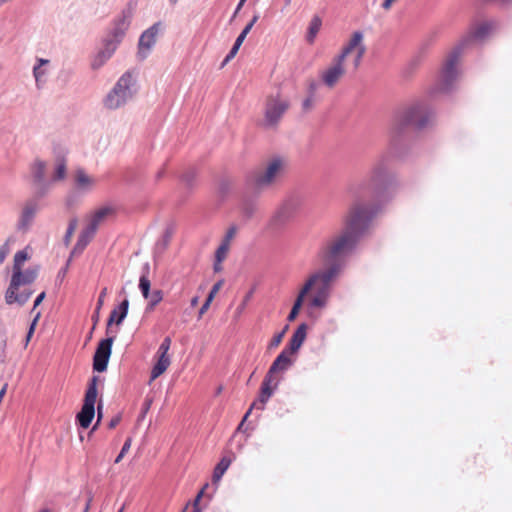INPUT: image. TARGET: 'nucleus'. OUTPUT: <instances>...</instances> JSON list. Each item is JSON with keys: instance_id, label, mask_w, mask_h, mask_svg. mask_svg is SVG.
<instances>
[{"instance_id": "obj_60", "label": "nucleus", "mask_w": 512, "mask_h": 512, "mask_svg": "<svg viewBox=\"0 0 512 512\" xmlns=\"http://www.w3.org/2000/svg\"><path fill=\"white\" fill-rule=\"evenodd\" d=\"M245 2H246V0H239V2L237 4V6H236V9H235V11H234L230 21H232L236 17V15L239 13V11L241 10V8L245 4Z\"/></svg>"}, {"instance_id": "obj_1", "label": "nucleus", "mask_w": 512, "mask_h": 512, "mask_svg": "<svg viewBox=\"0 0 512 512\" xmlns=\"http://www.w3.org/2000/svg\"><path fill=\"white\" fill-rule=\"evenodd\" d=\"M434 116L435 111L427 100L415 101L395 116L389 152L372 164L363 179L351 184L349 192L353 206L341 233L320 249L319 256L323 262L339 263L343 267L347 258L354 253L373 218L396 195L399 183L391 167L392 157L403 158L410 131L428 127Z\"/></svg>"}, {"instance_id": "obj_47", "label": "nucleus", "mask_w": 512, "mask_h": 512, "mask_svg": "<svg viewBox=\"0 0 512 512\" xmlns=\"http://www.w3.org/2000/svg\"><path fill=\"white\" fill-rule=\"evenodd\" d=\"M315 295L328 300L330 295V287L319 284V286L316 288Z\"/></svg>"}, {"instance_id": "obj_62", "label": "nucleus", "mask_w": 512, "mask_h": 512, "mask_svg": "<svg viewBox=\"0 0 512 512\" xmlns=\"http://www.w3.org/2000/svg\"><path fill=\"white\" fill-rule=\"evenodd\" d=\"M44 298H45V292H41L40 294H38L34 300V307H37L38 305H40V303L44 300Z\"/></svg>"}, {"instance_id": "obj_61", "label": "nucleus", "mask_w": 512, "mask_h": 512, "mask_svg": "<svg viewBox=\"0 0 512 512\" xmlns=\"http://www.w3.org/2000/svg\"><path fill=\"white\" fill-rule=\"evenodd\" d=\"M119 422H120V416H116L110 420L108 427L110 429H113L119 424Z\"/></svg>"}, {"instance_id": "obj_54", "label": "nucleus", "mask_w": 512, "mask_h": 512, "mask_svg": "<svg viewBox=\"0 0 512 512\" xmlns=\"http://www.w3.org/2000/svg\"><path fill=\"white\" fill-rule=\"evenodd\" d=\"M38 317H39V313L37 314V316L34 318V320L32 321V323L29 326V329H28V332L26 335V342H28L30 340V338L32 337V335L35 331V326H36Z\"/></svg>"}, {"instance_id": "obj_44", "label": "nucleus", "mask_w": 512, "mask_h": 512, "mask_svg": "<svg viewBox=\"0 0 512 512\" xmlns=\"http://www.w3.org/2000/svg\"><path fill=\"white\" fill-rule=\"evenodd\" d=\"M228 250L229 245L221 242L220 246L217 248L215 252V259L217 260V262H222L225 259Z\"/></svg>"}, {"instance_id": "obj_29", "label": "nucleus", "mask_w": 512, "mask_h": 512, "mask_svg": "<svg viewBox=\"0 0 512 512\" xmlns=\"http://www.w3.org/2000/svg\"><path fill=\"white\" fill-rule=\"evenodd\" d=\"M143 268L146 271V273H143L140 276V279H139V289H140V291L142 293V296L145 299H148L149 296H150V293H152L151 290H150L151 282H150V280L148 279V276H147V274L149 272V264L146 263Z\"/></svg>"}, {"instance_id": "obj_9", "label": "nucleus", "mask_w": 512, "mask_h": 512, "mask_svg": "<svg viewBox=\"0 0 512 512\" xmlns=\"http://www.w3.org/2000/svg\"><path fill=\"white\" fill-rule=\"evenodd\" d=\"M135 6L129 2L127 6L121 11L120 15L116 17L111 28L108 30L111 36L122 42L127 30L129 29L133 17Z\"/></svg>"}, {"instance_id": "obj_36", "label": "nucleus", "mask_w": 512, "mask_h": 512, "mask_svg": "<svg viewBox=\"0 0 512 512\" xmlns=\"http://www.w3.org/2000/svg\"><path fill=\"white\" fill-rule=\"evenodd\" d=\"M257 211V204L254 200H245L242 204V215L245 219H251Z\"/></svg>"}, {"instance_id": "obj_23", "label": "nucleus", "mask_w": 512, "mask_h": 512, "mask_svg": "<svg viewBox=\"0 0 512 512\" xmlns=\"http://www.w3.org/2000/svg\"><path fill=\"white\" fill-rule=\"evenodd\" d=\"M114 212V209L110 206H104L97 209L86 227H88L91 231L97 232L99 224L110 214Z\"/></svg>"}, {"instance_id": "obj_16", "label": "nucleus", "mask_w": 512, "mask_h": 512, "mask_svg": "<svg viewBox=\"0 0 512 512\" xmlns=\"http://www.w3.org/2000/svg\"><path fill=\"white\" fill-rule=\"evenodd\" d=\"M129 310V299L125 297L111 312L107 319L106 335L110 334L111 326H120L127 317Z\"/></svg>"}, {"instance_id": "obj_58", "label": "nucleus", "mask_w": 512, "mask_h": 512, "mask_svg": "<svg viewBox=\"0 0 512 512\" xmlns=\"http://www.w3.org/2000/svg\"><path fill=\"white\" fill-rule=\"evenodd\" d=\"M212 301L205 299L204 303L202 304L201 308L199 309V317H201L209 308Z\"/></svg>"}, {"instance_id": "obj_25", "label": "nucleus", "mask_w": 512, "mask_h": 512, "mask_svg": "<svg viewBox=\"0 0 512 512\" xmlns=\"http://www.w3.org/2000/svg\"><path fill=\"white\" fill-rule=\"evenodd\" d=\"M94 183V180L90 178L83 169H78L76 171L75 175V188L82 192L86 193L88 192L92 185Z\"/></svg>"}, {"instance_id": "obj_7", "label": "nucleus", "mask_w": 512, "mask_h": 512, "mask_svg": "<svg viewBox=\"0 0 512 512\" xmlns=\"http://www.w3.org/2000/svg\"><path fill=\"white\" fill-rule=\"evenodd\" d=\"M114 341L115 335H107L106 338L101 339L97 344L92 363L94 372L102 373L107 370Z\"/></svg>"}, {"instance_id": "obj_17", "label": "nucleus", "mask_w": 512, "mask_h": 512, "mask_svg": "<svg viewBox=\"0 0 512 512\" xmlns=\"http://www.w3.org/2000/svg\"><path fill=\"white\" fill-rule=\"evenodd\" d=\"M343 63L344 62H339L338 58L335 57L332 66L323 72L322 81L326 86L330 88L334 87L340 77L345 73Z\"/></svg>"}, {"instance_id": "obj_45", "label": "nucleus", "mask_w": 512, "mask_h": 512, "mask_svg": "<svg viewBox=\"0 0 512 512\" xmlns=\"http://www.w3.org/2000/svg\"><path fill=\"white\" fill-rule=\"evenodd\" d=\"M131 438H127L119 452V454L117 455V457L115 458L114 462L115 463H119L122 458L125 456V454L129 451L130 447H131Z\"/></svg>"}, {"instance_id": "obj_31", "label": "nucleus", "mask_w": 512, "mask_h": 512, "mask_svg": "<svg viewBox=\"0 0 512 512\" xmlns=\"http://www.w3.org/2000/svg\"><path fill=\"white\" fill-rule=\"evenodd\" d=\"M67 167L64 158H57L51 182L61 181L66 177Z\"/></svg>"}, {"instance_id": "obj_12", "label": "nucleus", "mask_w": 512, "mask_h": 512, "mask_svg": "<svg viewBox=\"0 0 512 512\" xmlns=\"http://www.w3.org/2000/svg\"><path fill=\"white\" fill-rule=\"evenodd\" d=\"M46 163L42 160H36L31 166V175L33 184L36 186L35 196L44 197L50 188V181L45 178Z\"/></svg>"}, {"instance_id": "obj_48", "label": "nucleus", "mask_w": 512, "mask_h": 512, "mask_svg": "<svg viewBox=\"0 0 512 512\" xmlns=\"http://www.w3.org/2000/svg\"><path fill=\"white\" fill-rule=\"evenodd\" d=\"M236 232H237V227L235 225L230 226L222 240V243H226L227 245H230V241L234 238V236L236 235Z\"/></svg>"}, {"instance_id": "obj_10", "label": "nucleus", "mask_w": 512, "mask_h": 512, "mask_svg": "<svg viewBox=\"0 0 512 512\" xmlns=\"http://www.w3.org/2000/svg\"><path fill=\"white\" fill-rule=\"evenodd\" d=\"M38 199L34 196L25 202L16 224L17 231L25 234L31 229L39 210Z\"/></svg>"}, {"instance_id": "obj_27", "label": "nucleus", "mask_w": 512, "mask_h": 512, "mask_svg": "<svg viewBox=\"0 0 512 512\" xmlns=\"http://www.w3.org/2000/svg\"><path fill=\"white\" fill-rule=\"evenodd\" d=\"M114 54L111 50L102 47L91 61V68L93 70L100 69Z\"/></svg>"}, {"instance_id": "obj_63", "label": "nucleus", "mask_w": 512, "mask_h": 512, "mask_svg": "<svg viewBox=\"0 0 512 512\" xmlns=\"http://www.w3.org/2000/svg\"><path fill=\"white\" fill-rule=\"evenodd\" d=\"M200 501H201V498L196 495V497L194 498V500L192 502L193 509H201L200 508Z\"/></svg>"}, {"instance_id": "obj_11", "label": "nucleus", "mask_w": 512, "mask_h": 512, "mask_svg": "<svg viewBox=\"0 0 512 512\" xmlns=\"http://www.w3.org/2000/svg\"><path fill=\"white\" fill-rule=\"evenodd\" d=\"M328 267L312 274L303 286H309V291L319 282L321 285L330 287L331 282L337 277L341 269L339 263L324 262Z\"/></svg>"}, {"instance_id": "obj_3", "label": "nucleus", "mask_w": 512, "mask_h": 512, "mask_svg": "<svg viewBox=\"0 0 512 512\" xmlns=\"http://www.w3.org/2000/svg\"><path fill=\"white\" fill-rule=\"evenodd\" d=\"M137 91L136 78L130 71H126L103 98V106L108 110H117L131 101L137 94Z\"/></svg>"}, {"instance_id": "obj_5", "label": "nucleus", "mask_w": 512, "mask_h": 512, "mask_svg": "<svg viewBox=\"0 0 512 512\" xmlns=\"http://www.w3.org/2000/svg\"><path fill=\"white\" fill-rule=\"evenodd\" d=\"M282 378H270L268 376H264V379L261 383L260 392L258 398L251 404L248 411L243 416L242 421L238 425V430L244 425V422L247 420L249 415L251 414L253 409L264 410L266 403L274 394L275 390L278 388Z\"/></svg>"}, {"instance_id": "obj_42", "label": "nucleus", "mask_w": 512, "mask_h": 512, "mask_svg": "<svg viewBox=\"0 0 512 512\" xmlns=\"http://www.w3.org/2000/svg\"><path fill=\"white\" fill-rule=\"evenodd\" d=\"M288 327L289 326L286 325L281 332H279V333H277V334H275L273 336V338L271 339V341H270V343L268 345L269 349L276 348V347H278L280 345V343L282 342L283 337H284L286 331L288 330Z\"/></svg>"}, {"instance_id": "obj_35", "label": "nucleus", "mask_w": 512, "mask_h": 512, "mask_svg": "<svg viewBox=\"0 0 512 512\" xmlns=\"http://www.w3.org/2000/svg\"><path fill=\"white\" fill-rule=\"evenodd\" d=\"M48 63H49V60L43 59V58H38L37 64L33 67V76L35 78L37 88H40L41 78H42V76H44L46 74V71L44 69H42V66L46 65Z\"/></svg>"}, {"instance_id": "obj_43", "label": "nucleus", "mask_w": 512, "mask_h": 512, "mask_svg": "<svg viewBox=\"0 0 512 512\" xmlns=\"http://www.w3.org/2000/svg\"><path fill=\"white\" fill-rule=\"evenodd\" d=\"M170 346H171V338L169 336H167L161 342L156 355L157 356H161V355L168 356V351L170 349Z\"/></svg>"}, {"instance_id": "obj_34", "label": "nucleus", "mask_w": 512, "mask_h": 512, "mask_svg": "<svg viewBox=\"0 0 512 512\" xmlns=\"http://www.w3.org/2000/svg\"><path fill=\"white\" fill-rule=\"evenodd\" d=\"M29 255L26 252V250H20L18 251L14 256V264H13V271H15V278L19 277L20 274V268H22L23 263L28 260Z\"/></svg>"}, {"instance_id": "obj_26", "label": "nucleus", "mask_w": 512, "mask_h": 512, "mask_svg": "<svg viewBox=\"0 0 512 512\" xmlns=\"http://www.w3.org/2000/svg\"><path fill=\"white\" fill-rule=\"evenodd\" d=\"M157 357H158V359L151 369V374H150L151 380H155L160 375H162L170 365L169 356L161 355V356H157Z\"/></svg>"}, {"instance_id": "obj_33", "label": "nucleus", "mask_w": 512, "mask_h": 512, "mask_svg": "<svg viewBox=\"0 0 512 512\" xmlns=\"http://www.w3.org/2000/svg\"><path fill=\"white\" fill-rule=\"evenodd\" d=\"M163 299V292L162 290L156 289L150 293L148 300V304L145 308V312H151L154 310L156 305H158Z\"/></svg>"}, {"instance_id": "obj_39", "label": "nucleus", "mask_w": 512, "mask_h": 512, "mask_svg": "<svg viewBox=\"0 0 512 512\" xmlns=\"http://www.w3.org/2000/svg\"><path fill=\"white\" fill-rule=\"evenodd\" d=\"M258 19H259V15L258 14L253 16V18L250 20V22L243 28L241 33L236 38V41L238 43L242 44L244 42L246 36L251 31V29L253 28L254 24L258 21Z\"/></svg>"}, {"instance_id": "obj_32", "label": "nucleus", "mask_w": 512, "mask_h": 512, "mask_svg": "<svg viewBox=\"0 0 512 512\" xmlns=\"http://www.w3.org/2000/svg\"><path fill=\"white\" fill-rule=\"evenodd\" d=\"M174 232H175V225L172 223L167 225V227L165 228V230L162 234V237L157 241L156 247L161 250L166 249Z\"/></svg>"}, {"instance_id": "obj_55", "label": "nucleus", "mask_w": 512, "mask_h": 512, "mask_svg": "<svg viewBox=\"0 0 512 512\" xmlns=\"http://www.w3.org/2000/svg\"><path fill=\"white\" fill-rule=\"evenodd\" d=\"M6 335L4 328L0 325V353H2L6 347Z\"/></svg>"}, {"instance_id": "obj_57", "label": "nucleus", "mask_w": 512, "mask_h": 512, "mask_svg": "<svg viewBox=\"0 0 512 512\" xmlns=\"http://www.w3.org/2000/svg\"><path fill=\"white\" fill-rule=\"evenodd\" d=\"M317 89H318V83L315 81H311L308 85V95L314 97Z\"/></svg>"}, {"instance_id": "obj_22", "label": "nucleus", "mask_w": 512, "mask_h": 512, "mask_svg": "<svg viewBox=\"0 0 512 512\" xmlns=\"http://www.w3.org/2000/svg\"><path fill=\"white\" fill-rule=\"evenodd\" d=\"M32 293L33 292L31 290L26 289L21 293H18V289H13L12 285H9L6 291L5 300L8 304L17 303L18 305L22 306L29 300Z\"/></svg>"}, {"instance_id": "obj_28", "label": "nucleus", "mask_w": 512, "mask_h": 512, "mask_svg": "<svg viewBox=\"0 0 512 512\" xmlns=\"http://www.w3.org/2000/svg\"><path fill=\"white\" fill-rule=\"evenodd\" d=\"M322 26V19L318 15H314L309 23L307 34H306V41L310 44H312L320 31Z\"/></svg>"}, {"instance_id": "obj_20", "label": "nucleus", "mask_w": 512, "mask_h": 512, "mask_svg": "<svg viewBox=\"0 0 512 512\" xmlns=\"http://www.w3.org/2000/svg\"><path fill=\"white\" fill-rule=\"evenodd\" d=\"M96 232L91 231L88 227H85L79 234L77 242L71 251L70 257L82 254L85 248L93 239Z\"/></svg>"}, {"instance_id": "obj_15", "label": "nucleus", "mask_w": 512, "mask_h": 512, "mask_svg": "<svg viewBox=\"0 0 512 512\" xmlns=\"http://www.w3.org/2000/svg\"><path fill=\"white\" fill-rule=\"evenodd\" d=\"M290 355L291 354L288 352V349H283L272 362L266 376L270 378H277L275 376L276 374L287 371L293 365V360Z\"/></svg>"}, {"instance_id": "obj_2", "label": "nucleus", "mask_w": 512, "mask_h": 512, "mask_svg": "<svg viewBox=\"0 0 512 512\" xmlns=\"http://www.w3.org/2000/svg\"><path fill=\"white\" fill-rule=\"evenodd\" d=\"M495 27L496 22L494 21L481 23L479 26L471 30V32L448 53L443 63L439 79L432 90V94H448L455 89L459 76L458 63L464 49L473 41H481L485 39Z\"/></svg>"}, {"instance_id": "obj_52", "label": "nucleus", "mask_w": 512, "mask_h": 512, "mask_svg": "<svg viewBox=\"0 0 512 512\" xmlns=\"http://www.w3.org/2000/svg\"><path fill=\"white\" fill-rule=\"evenodd\" d=\"M8 253H9V246H8V243L6 242L0 246V264L4 262Z\"/></svg>"}, {"instance_id": "obj_64", "label": "nucleus", "mask_w": 512, "mask_h": 512, "mask_svg": "<svg viewBox=\"0 0 512 512\" xmlns=\"http://www.w3.org/2000/svg\"><path fill=\"white\" fill-rule=\"evenodd\" d=\"M394 1L395 0H384L382 3V8L386 10L389 9Z\"/></svg>"}, {"instance_id": "obj_4", "label": "nucleus", "mask_w": 512, "mask_h": 512, "mask_svg": "<svg viewBox=\"0 0 512 512\" xmlns=\"http://www.w3.org/2000/svg\"><path fill=\"white\" fill-rule=\"evenodd\" d=\"M99 376H92L85 391L81 410L76 414V423L82 429H87L92 423L96 413L97 383Z\"/></svg>"}, {"instance_id": "obj_19", "label": "nucleus", "mask_w": 512, "mask_h": 512, "mask_svg": "<svg viewBox=\"0 0 512 512\" xmlns=\"http://www.w3.org/2000/svg\"><path fill=\"white\" fill-rule=\"evenodd\" d=\"M20 276L15 279V271L12 273L10 285L13 289H19L21 285L31 284L37 278V269L28 268L24 272L20 268Z\"/></svg>"}, {"instance_id": "obj_18", "label": "nucleus", "mask_w": 512, "mask_h": 512, "mask_svg": "<svg viewBox=\"0 0 512 512\" xmlns=\"http://www.w3.org/2000/svg\"><path fill=\"white\" fill-rule=\"evenodd\" d=\"M308 326L306 323H301L294 331L289 340L288 345L284 349H288L290 354H295L301 348L307 336Z\"/></svg>"}, {"instance_id": "obj_6", "label": "nucleus", "mask_w": 512, "mask_h": 512, "mask_svg": "<svg viewBox=\"0 0 512 512\" xmlns=\"http://www.w3.org/2000/svg\"><path fill=\"white\" fill-rule=\"evenodd\" d=\"M289 108V102L281 99L279 95H269L266 99L265 113H264V126L266 128H273L277 126L282 116Z\"/></svg>"}, {"instance_id": "obj_46", "label": "nucleus", "mask_w": 512, "mask_h": 512, "mask_svg": "<svg viewBox=\"0 0 512 512\" xmlns=\"http://www.w3.org/2000/svg\"><path fill=\"white\" fill-rule=\"evenodd\" d=\"M327 300L322 297L314 295L309 302L310 308H323L325 307Z\"/></svg>"}, {"instance_id": "obj_59", "label": "nucleus", "mask_w": 512, "mask_h": 512, "mask_svg": "<svg viewBox=\"0 0 512 512\" xmlns=\"http://www.w3.org/2000/svg\"><path fill=\"white\" fill-rule=\"evenodd\" d=\"M313 98V96L308 95V97L303 100L302 106L304 110H307L311 107Z\"/></svg>"}, {"instance_id": "obj_49", "label": "nucleus", "mask_w": 512, "mask_h": 512, "mask_svg": "<svg viewBox=\"0 0 512 512\" xmlns=\"http://www.w3.org/2000/svg\"><path fill=\"white\" fill-rule=\"evenodd\" d=\"M222 284H223V280H219L218 282H216V283L212 286L211 290L209 291V293H208V295H207L206 299H208V300H210V301H213V299H214V297H215L216 293L219 291V289L221 288Z\"/></svg>"}, {"instance_id": "obj_14", "label": "nucleus", "mask_w": 512, "mask_h": 512, "mask_svg": "<svg viewBox=\"0 0 512 512\" xmlns=\"http://www.w3.org/2000/svg\"><path fill=\"white\" fill-rule=\"evenodd\" d=\"M283 168V161L276 157L267 166L266 171L255 179L257 187L262 188L272 184Z\"/></svg>"}, {"instance_id": "obj_41", "label": "nucleus", "mask_w": 512, "mask_h": 512, "mask_svg": "<svg viewBox=\"0 0 512 512\" xmlns=\"http://www.w3.org/2000/svg\"><path fill=\"white\" fill-rule=\"evenodd\" d=\"M196 178V173L194 169H188L181 176V181L187 186L192 187Z\"/></svg>"}, {"instance_id": "obj_40", "label": "nucleus", "mask_w": 512, "mask_h": 512, "mask_svg": "<svg viewBox=\"0 0 512 512\" xmlns=\"http://www.w3.org/2000/svg\"><path fill=\"white\" fill-rule=\"evenodd\" d=\"M241 45H242L241 43H238L235 40L232 48L230 49V51L228 52V54L226 55V57L222 61L221 68H223L227 63H229L236 56V54L238 53Z\"/></svg>"}, {"instance_id": "obj_56", "label": "nucleus", "mask_w": 512, "mask_h": 512, "mask_svg": "<svg viewBox=\"0 0 512 512\" xmlns=\"http://www.w3.org/2000/svg\"><path fill=\"white\" fill-rule=\"evenodd\" d=\"M99 319H100V310H97V307H95V310H94V312H93V314L91 316V320L93 322L92 331L95 330L96 325L99 322Z\"/></svg>"}, {"instance_id": "obj_30", "label": "nucleus", "mask_w": 512, "mask_h": 512, "mask_svg": "<svg viewBox=\"0 0 512 512\" xmlns=\"http://www.w3.org/2000/svg\"><path fill=\"white\" fill-rule=\"evenodd\" d=\"M231 464V460L227 457H223L215 466L212 474V480L213 482H218L224 475V473L227 471Z\"/></svg>"}, {"instance_id": "obj_38", "label": "nucleus", "mask_w": 512, "mask_h": 512, "mask_svg": "<svg viewBox=\"0 0 512 512\" xmlns=\"http://www.w3.org/2000/svg\"><path fill=\"white\" fill-rule=\"evenodd\" d=\"M77 225H78L77 218L74 217L69 220L68 227H67L66 233L63 238V242L66 246H68L70 244L71 238L77 228Z\"/></svg>"}, {"instance_id": "obj_51", "label": "nucleus", "mask_w": 512, "mask_h": 512, "mask_svg": "<svg viewBox=\"0 0 512 512\" xmlns=\"http://www.w3.org/2000/svg\"><path fill=\"white\" fill-rule=\"evenodd\" d=\"M365 51H366V48H365L364 45L359 47V49L357 50V54H356L355 59H354V66L355 67H358V65L360 64L361 59L363 58V56L365 54Z\"/></svg>"}, {"instance_id": "obj_21", "label": "nucleus", "mask_w": 512, "mask_h": 512, "mask_svg": "<svg viewBox=\"0 0 512 512\" xmlns=\"http://www.w3.org/2000/svg\"><path fill=\"white\" fill-rule=\"evenodd\" d=\"M363 40V33L361 31H355L352 34L351 39L349 42L343 47L341 53L336 56L338 58L339 62H344L346 57L354 50H358L359 47L363 46L362 44Z\"/></svg>"}, {"instance_id": "obj_24", "label": "nucleus", "mask_w": 512, "mask_h": 512, "mask_svg": "<svg viewBox=\"0 0 512 512\" xmlns=\"http://www.w3.org/2000/svg\"><path fill=\"white\" fill-rule=\"evenodd\" d=\"M308 293H309V286H303L300 289V291H299V293H298V295H297V297H296V299H295V301L293 303V306H292V308H291V310H290V312H289V314L287 316V320L289 322H292V321H294L297 318V316H298V314H299V312H300V310H301V308L303 306L304 299H305V297H306V295Z\"/></svg>"}, {"instance_id": "obj_50", "label": "nucleus", "mask_w": 512, "mask_h": 512, "mask_svg": "<svg viewBox=\"0 0 512 512\" xmlns=\"http://www.w3.org/2000/svg\"><path fill=\"white\" fill-rule=\"evenodd\" d=\"M96 410H97V422L96 424L93 426L91 432H93L94 430H96L98 424L100 423L102 417H103V402L102 400L100 399L97 403V407H95Z\"/></svg>"}, {"instance_id": "obj_8", "label": "nucleus", "mask_w": 512, "mask_h": 512, "mask_svg": "<svg viewBox=\"0 0 512 512\" xmlns=\"http://www.w3.org/2000/svg\"><path fill=\"white\" fill-rule=\"evenodd\" d=\"M299 209V203L296 199L285 200L275 211L274 215L270 220V227L272 229H280L287 223L292 221Z\"/></svg>"}, {"instance_id": "obj_37", "label": "nucleus", "mask_w": 512, "mask_h": 512, "mask_svg": "<svg viewBox=\"0 0 512 512\" xmlns=\"http://www.w3.org/2000/svg\"><path fill=\"white\" fill-rule=\"evenodd\" d=\"M120 41L111 36V33L107 32L106 35L102 39V47L115 52L118 46L120 45Z\"/></svg>"}, {"instance_id": "obj_13", "label": "nucleus", "mask_w": 512, "mask_h": 512, "mask_svg": "<svg viewBox=\"0 0 512 512\" xmlns=\"http://www.w3.org/2000/svg\"><path fill=\"white\" fill-rule=\"evenodd\" d=\"M161 26V22H156L140 35L137 52L139 59L143 60L148 56L150 49L156 43V37L161 29Z\"/></svg>"}, {"instance_id": "obj_53", "label": "nucleus", "mask_w": 512, "mask_h": 512, "mask_svg": "<svg viewBox=\"0 0 512 512\" xmlns=\"http://www.w3.org/2000/svg\"><path fill=\"white\" fill-rule=\"evenodd\" d=\"M106 294H107V288H103L98 296V299H97V303H96L97 310H101V308L104 304V299H105Z\"/></svg>"}]
</instances>
